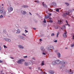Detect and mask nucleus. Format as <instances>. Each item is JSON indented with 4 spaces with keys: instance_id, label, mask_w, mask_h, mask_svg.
<instances>
[{
    "instance_id": "13",
    "label": "nucleus",
    "mask_w": 74,
    "mask_h": 74,
    "mask_svg": "<svg viewBox=\"0 0 74 74\" xmlns=\"http://www.w3.org/2000/svg\"><path fill=\"white\" fill-rule=\"evenodd\" d=\"M5 41H8L9 42H11V40L10 39L8 38H6L5 39Z\"/></svg>"
},
{
    "instance_id": "43",
    "label": "nucleus",
    "mask_w": 74,
    "mask_h": 74,
    "mask_svg": "<svg viewBox=\"0 0 74 74\" xmlns=\"http://www.w3.org/2000/svg\"><path fill=\"white\" fill-rule=\"evenodd\" d=\"M54 6H56V3H55L54 4Z\"/></svg>"
},
{
    "instance_id": "46",
    "label": "nucleus",
    "mask_w": 74,
    "mask_h": 74,
    "mask_svg": "<svg viewBox=\"0 0 74 74\" xmlns=\"http://www.w3.org/2000/svg\"><path fill=\"white\" fill-rule=\"evenodd\" d=\"M3 61L1 60H0V63H3Z\"/></svg>"
},
{
    "instance_id": "32",
    "label": "nucleus",
    "mask_w": 74,
    "mask_h": 74,
    "mask_svg": "<svg viewBox=\"0 0 74 74\" xmlns=\"http://www.w3.org/2000/svg\"><path fill=\"white\" fill-rule=\"evenodd\" d=\"M59 9H58V8L56 9V11L57 12H59Z\"/></svg>"
},
{
    "instance_id": "7",
    "label": "nucleus",
    "mask_w": 74,
    "mask_h": 74,
    "mask_svg": "<svg viewBox=\"0 0 74 74\" xmlns=\"http://www.w3.org/2000/svg\"><path fill=\"white\" fill-rule=\"evenodd\" d=\"M56 64H59V63H61V61L59 60H57L56 61Z\"/></svg>"
},
{
    "instance_id": "44",
    "label": "nucleus",
    "mask_w": 74,
    "mask_h": 74,
    "mask_svg": "<svg viewBox=\"0 0 74 74\" xmlns=\"http://www.w3.org/2000/svg\"><path fill=\"white\" fill-rule=\"evenodd\" d=\"M25 33H28V31H26V29L25 30Z\"/></svg>"
},
{
    "instance_id": "58",
    "label": "nucleus",
    "mask_w": 74,
    "mask_h": 74,
    "mask_svg": "<svg viewBox=\"0 0 74 74\" xmlns=\"http://www.w3.org/2000/svg\"><path fill=\"white\" fill-rule=\"evenodd\" d=\"M11 58L12 59H14V58H12V57H11Z\"/></svg>"
},
{
    "instance_id": "10",
    "label": "nucleus",
    "mask_w": 74,
    "mask_h": 74,
    "mask_svg": "<svg viewBox=\"0 0 74 74\" xmlns=\"http://www.w3.org/2000/svg\"><path fill=\"white\" fill-rule=\"evenodd\" d=\"M18 47L19 48H21V49H23V48H24V47L22 45H19L18 46Z\"/></svg>"
},
{
    "instance_id": "33",
    "label": "nucleus",
    "mask_w": 74,
    "mask_h": 74,
    "mask_svg": "<svg viewBox=\"0 0 74 74\" xmlns=\"http://www.w3.org/2000/svg\"><path fill=\"white\" fill-rule=\"evenodd\" d=\"M3 18V15H1L0 16V18Z\"/></svg>"
},
{
    "instance_id": "36",
    "label": "nucleus",
    "mask_w": 74,
    "mask_h": 74,
    "mask_svg": "<svg viewBox=\"0 0 74 74\" xmlns=\"http://www.w3.org/2000/svg\"><path fill=\"white\" fill-rule=\"evenodd\" d=\"M54 35H55V34H54V33H52L51 34V36H53Z\"/></svg>"
},
{
    "instance_id": "59",
    "label": "nucleus",
    "mask_w": 74,
    "mask_h": 74,
    "mask_svg": "<svg viewBox=\"0 0 74 74\" xmlns=\"http://www.w3.org/2000/svg\"><path fill=\"white\" fill-rule=\"evenodd\" d=\"M51 49H48V50H51Z\"/></svg>"
},
{
    "instance_id": "20",
    "label": "nucleus",
    "mask_w": 74,
    "mask_h": 74,
    "mask_svg": "<svg viewBox=\"0 0 74 74\" xmlns=\"http://www.w3.org/2000/svg\"><path fill=\"white\" fill-rule=\"evenodd\" d=\"M40 74H47V73H45V72H42L41 73H40Z\"/></svg>"
},
{
    "instance_id": "21",
    "label": "nucleus",
    "mask_w": 74,
    "mask_h": 74,
    "mask_svg": "<svg viewBox=\"0 0 74 74\" xmlns=\"http://www.w3.org/2000/svg\"><path fill=\"white\" fill-rule=\"evenodd\" d=\"M23 8H27L28 7V6L27 5H24L22 6Z\"/></svg>"
},
{
    "instance_id": "42",
    "label": "nucleus",
    "mask_w": 74,
    "mask_h": 74,
    "mask_svg": "<svg viewBox=\"0 0 74 74\" xmlns=\"http://www.w3.org/2000/svg\"><path fill=\"white\" fill-rule=\"evenodd\" d=\"M74 45H71V47H74Z\"/></svg>"
},
{
    "instance_id": "30",
    "label": "nucleus",
    "mask_w": 74,
    "mask_h": 74,
    "mask_svg": "<svg viewBox=\"0 0 74 74\" xmlns=\"http://www.w3.org/2000/svg\"><path fill=\"white\" fill-rule=\"evenodd\" d=\"M65 4H66V5H67V6H69V3H65Z\"/></svg>"
},
{
    "instance_id": "35",
    "label": "nucleus",
    "mask_w": 74,
    "mask_h": 74,
    "mask_svg": "<svg viewBox=\"0 0 74 74\" xmlns=\"http://www.w3.org/2000/svg\"><path fill=\"white\" fill-rule=\"evenodd\" d=\"M49 22H50V23H52V22H53V21L52 20H49Z\"/></svg>"
},
{
    "instance_id": "54",
    "label": "nucleus",
    "mask_w": 74,
    "mask_h": 74,
    "mask_svg": "<svg viewBox=\"0 0 74 74\" xmlns=\"http://www.w3.org/2000/svg\"><path fill=\"white\" fill-rule=\"evenodd\" d=\"M29 69H32V68H31V67H29Z\"/></svg>"
},
{
    "instance_id": "60",
    "label": "nucleus",
    "mask_w": 74,
    "mask_h": 74,
    "mask_svg": "<svg viewBox=\"0 0 74 74\" xmlns=\"http://www.w3.org/2000/svg\"><path fill=\"white\" fill-rule=\"evenodd\" d=\"M2 6L4 5V4H2Z\"/></svg>"
},
{
    "instance_id": "57",
    "label": "nucleus",
    "mask_w": 74,
    "mask_h": 74,
    "mask_svg": "<svg viewBox=\"0 0 74 74\" xmlns=\"http://www.w3.org/2000/svg\"><path fill=\"white\" fill-rule=\"evenodd\" d=\"M29 13L30 14V15H32V14H31L30 12H29Z\"/></svg>"
},
{
    "instance_id": "22",
    "label": "nucleus",
    "mask_w": 74,
    "mask_h": 74,
    "mask_svg": "<svg viewBox=\"0 0 74 74\" xmlns=\"http://www.w3.org/2000/svg\"><path fill=\"white\" fill-rule=\"evenodd\" d=\"M49 11H50V12H52L53 11V10H52V9H51L49 8L48 9Z\"/></svg>"
},
{
    "instance_id": "41",
    "label": "nucleus",
    "mask_w": 74,
    "mask_h": 74,
    "mask_svg": "<svg viewBox=\"0 0 74 74\" xmlns=\"http://www.w3.org/2000/svg\"><path fill=\"white\" fill-rule=\"evenodd\" d=\"M72 39L74 40V35H73V36L72 37Z\"/></svg>"
},
{
    "instance_id": "51",
    "label": "nucleus",
    "mask_w": 74,
    "mask_h": 74,
    "mask_svg": "<svg viewBox=\"0 0 74 74\" xmlns=\"http://www.w3.org/2000/svg\"><path fill=\"white\" fill-rule=\"evenodd\" d=\"M37 3H39V1H37Z\"/></svg>"
},
{
    "instance_id": "62",
    "label": "nucleus",
    "mask_w": 74,
    "mask_h": 74,
    "mask_svg": "<svg viewBox=\"0 0 74 74\" xmlns=\"http://www.w3.org/2000/svg\"><path fill=\"white\" fill-rule=\"evenodd\" d=\"M59 9H60V10H61V8H60Z\"/></svg>"
},
{
    "instance_id": "61",
    "label": "nucleus",
    "mask_w": 74,
    "mask_h": 74,
    "mask_svg": "<svg viewBox=\"0 0 74 74\" xmlns=\"http://www.w3.org/2000/svg\"><path fill=\"white\" fill-rule=\"evenodd\" d=\"M1 74H4V73H1Z\"/></svg>"
},
{
    "instance_id": "50",
    "label": "nucleus",
    "mask_w": 74,
    "mask_h": 74,
    "mask_svg": "<svg viewBox=\"0 0 74 74\" xmlns=\"http://www.w3.org/2000/svg\"><path fill=\"white\" fill-rule=\"evenodd\" d=\"M32 59H33V60H35V58H34V57L33 58H32Z\"/></svg>"
},
{
    "instance_id": "12",
    "label": "nucleus",
    "mask_w": 74,
    "mask_h": 74,
    "mask_svg": "<svg viewBox=\"0 0 74 74\" xmlns=\"http://www.w3.org/2000/svg\"><path fill=\"white\" fill-rule=\"evenodd\" d=\"M2 10H0V13L1 14H2L3 12V11H4V8H2Z\"/></svg>"
},
{
    "instance_id": "55",
    "label": "nucleus",
    "mask_w": 74,
    "mask_h": 74,
    "mask_svg": "<svg viewBox=\"0 0 74 74\" xmlns=\"http://www.w3.org/2000/svg\"><path fill=\"white\" fill-rule=\"evenodd\" d=\"M23 35H24V36H26V35L24 34H23Z\"/></svg>"
},
{
    "instance_id": "14",
    "label": "nucleus",
    "mask_w": 74,
    "mask_h": 74,
    "mask_svg": "<svg viewBox=\"0 0 74 74\" xmlns=\"http://www.w3.org/2000/svg\"><path fill=\"white\" fill-rule=\"evenodd\" d=\"M41 49L42 52H44V49L43 47H41Z\"/></svg>"
},
{
    "instance_id": "47",
    "label": "nucleus",
    "mask_w": 74,
    "mask_h": 74,
    "mask_svg": "<svg viewBox=\"0 0 74 74\" xmlns=\"http://www.w3.org/2000/svg\"><path fill=\"white\" fill-rule=\"evenodd\" d=\"M33 29H34V30H36V28H33Z\"/></svg>"
},
{
    "instance_id": "38",
    "label": "nucleus",
    "mask_w": 74,
    "mask_h": 74,
    "mask_svg": "<svg viewBox=\"0 0 74 74\" xmlns=\"http://www.w3.org/2000/svg\"><path fill=\"white\" fill-rule=\"evenodd\" d=\"M3 47H4V48H7V47L6 46H5V45H4Z\"/></svg>"
},
{
    "instance_id": "6",
    "label": "nucleus",
    "mask_w": 74,
    "mask_h": 74,
    "mask_svg": "<svg viewBox=\"0 0 74 74\" xmlns=\"http://www.w3.org/2000/svg\"><path fill=\"white\" fill-rule=\"evenodd\" d=\"M8 11L9 12H10L11 11H13V9L12 8L10 7V8H9L8 9Z\"/></svg>"
},
{
    "instance_id": "4",
    "label": "nucleus",
    "mask_w": 74,
    "mask_h": 74,
    "mask_svg": "<svg viewBox=\"0 0 74 74\" xmlns=\"http://www.w3.org/2000/svg\"><path fill=\"white\" fill-rule=\"evenodd\" d=\"M64 34H63V37H67V31H66V30H64Z\"/></svg>"
},
{
    "instance_id": "3",
    "label": "nucleus",
    "mask_w": 74,
    "mask_h": 74,
    "mask_svg": "<svg viewBox=\"0 0 74 74\" xmlns=\"http://www.w3.org/2000/svg\"><path fill=\"white\" fill-rule=\"evenodd\" d=\"M23 62H25V60L21 59L18 61L17 63H19V64H21V63H22Z\"/></svg>"
},
{
    "instance_id": "15",
    "label": "nucleus",
    "mask_w": 74,
    "mask_h": 74,
    "mask_svg": "<svg viewBox=\"0 0 74 74\" xmlns=\"http://www.w3.org/2000/svg\"><path fill=\"white\" fill-rule=\"evenodd\" d=\"M56 64V62L55 61L53 62L52 63V65H55Z\"/></svg>"
},
{
    "instance_id": "19",
    "label": "nucleus",
    "mask_w": 74,
    "mask_h": 74,
    "mask_svg": "<svg viewBox=\"0 0 74 74\" xmlns=\"http://www.w3.org/2000/svg\"><path fill=\"white\" fill-rule=\"evenodd\" d=\"M65 29H66V27L65 26H63V27L61 28V29H62V30H65Z\"/></svg>"
},
{
    "instance_id": "2",
    "label": "nucleus",
    "mask_w": 74,
    "mask_h": 74,
    "mask_svg": "<svg viewBox=\"0 0 74 74\" xmlns=\"http://www.w3.org/2000/svg\"><path fill=\"white\" fill-rule=\"evenodd\" d=\"M64 64H65V62H62V64L60 65L59 67L60 69H63V68H64Z\"/></svg>"
},
{
    "instance_id": "26",
    "label": "nucleus",
    "mask_w": 74,
    "mask_h": 74,
    "mask_svg": "<svg viewBox=\"0 0 74 74\" xmlns=\"http://www.w3.org/2000/svg\"><path fill=\"white\" fill-rule=\"evenodd\" d=\"M66 23L67 24H66V25H68L69 26H70V25L68 24V22L67 20L66 21Z\"/></svg>"
},
{
    "instance_id": "31",
    "label": "nucleus",
    "mask_w": 74,
    "mask_h": 74,
    "mask_svg": "<svg viewBox=\"0 0 74 74\" xmlns=\"http://www.w3.org/2000/svg\"><path fill=\"white\" fill-rule=\"evenodd\" d=\"M23 13H24V15H25V14H26V12L25 11H23Z\"/></svg>"
},
{
    "instance_id": "23",
    "label": "nucleus",
    "mask_w": 74,
    "mask_h": 74,
    "mask_svg": "<svg viewBox=\"0 0 74 74\" xmlns=\"http://www.w3.org/2000/svg\"><path fill=\"white\" fill-rule=\"evenodd\" d=\"M54 28L56 29H58V26H54Z\"/></svg>"
},
{
    "instance_id": "39",
    "label": "nucleus",
    "mask_w": 74,
    "mask_h": 74,
    "mask_svg": "<svg viewBox=\"0 0 74 74\" xmlns=\"http://www.w3.org/2000/svg\"><path fill=\"white\" fill-rule=\"evenodd\" d=\"M48 15H49V16H51V13H48Z\"/></svg>"
},
{
    "instance_id": "28",
    "label": "nucleus",
    "mask_w": 74,
    "mask_h": 74,
    "mask_svg": "<svg viewBox=\"0 0 74 74\" xmlns=\"http://www.w3.org/2000/svg\"><path fill=\"white\" fill-rule=\"evenodd\" d=\"M3 33H5V34H6V33H7V32H6L5 30H3Z\"/></svg>"
},
{
    "instance_id": "40",
    "label": "nucleus",
    "mask_w": 74,
    "mask_h": 74,
    "mask_svg": "<svg viewBox=\"0 0 74 74\" xmlns=\"http://www.w3.org/2000/svg\"><path fill=\"white\" fill-rule=\"evenodd\" d=\"M27 57V56H24V58H26Z\"/></svg>"
},
{
    "instance_id": "45",
    "label": "nucleus",
    "mask_w": 74,
    "mask_h": 74,
    "mask_svg": "<svg viewBox=\"0 0 74 74\" xmlns=\"http://www.w3.org/2000/svg\"><path fill=\"white\" fill-rule=\"evenodd\" d=\"M42 54H43V55H45V53L44 52H43Z\"/></svg>"
},
{
    "instance_id": "9",
    "label": "nucleus",
    "mask_w": 74,
    "mask_h": 74,
    "mask_svg": "<svg viewBox=\"0 0 74 74\" xmlns=\"http://www.w3.org/2000/svg\"><path fill=\"white\" fill-rule=\"evenodd\" d=\"M49 73H50V74H53L55 73V72L52 71H49Z\"/></svg>"
},
{
    "instance_id": "1",
    "label": "nucleus",
    "mask_w": 74,
    "mask_h": 74,
    "mask_svg": "<svg viewBox=\"0 0 74 74\" xmlns=\"http://www.w3.org/2000/svg\"><path fill=\"white\" fill-rule=\"evenodd\" d=\"M72 11L71 10H69V12H66L64 14V17H66L67 15H68L69 16H71L72 15V13L71 12Z\"/></svg>"
},
{
    "instance_id": "37",
    "label": "nucleus",
    "mask_w": 74,
    "mask_h": 74,
    "mask_svg": "<svg viewBox=\"0 0 74 74\" xmlns=\"http://www.w3.org/2000/svg\"><path fill=\"white\" fill-rule=\"evenodd\" d=\"M3 16H5V13H3Z\"/></svg>"
},
{
    "instance_id": "24",
    "label": "nucleus",
    "mask_w": 74,
    "mask_h": 74,
    "mask_svg": "<svg viewBox=\"0 0 74 74\" xmlns=\"http://www.w3.org/2000/svg\"><path fill=\"white\" fill-rule=\"evenodd\" d=\"M19 38L21 39H23V38H24V37L22 36H19Z\"/></svg>"
},
{
    "instance_id": "64",
    "label": "nucleus",
    "mask_w": 74,
    "mask_h": 74,
    "mask_svg": "<svg viewBox=\"0 0 74 74\" xmlns=\"http://www.w3.org/2000/svg\"><path fill=\"white\" fill-rule=\"evenodd\" d=\"M73 10L74 11V9H73Z\"/></svg>"
},
{
    "instance_id": "11",
    "label": "nucleus",
    "mask_w": 74,
    "mask_h": 74,
    "mask_svg": "<svg viewBox=\"0 0 74 74\" xmlns=\"http://www.w3.org/2000/svg\"><path fill=\"white\" fill-rule=\"evenodd\" d=\"M44 3L43 2L42 3L43 4V5L44 7H45V8H47V5H46L45 4H44Z\"/></svg>"
},
{
    "instance_id": "34",
    "label": "nucleus",
    "mask_w": 74,
    "mask_h": 74,
    "mask_svg": "<svg viewBox=\"0 0 74 74\" xmlns=\"http://www.w3.org/2000/svg\"><path fill=\"white\" fill-rule=\"evenodd\" d=\"M43 22L44 23H46V20H45V19H44V21H43Z\"/></svg>"
},
{
    "instance_id": "56",
    "label": "nucleus",
    "mask_w": 74,
    "mask_h": 74,
    "mask_svg": "<svg viewBox=\"0 0 74 74\" xmlns=\"http://www.w3.org/2000/svg\"><path fill=\"white\" fill-rule=\"evenodd\" d=\"M39 70H40V71H41V69H39Z\"/></svg>"
},
{
    "instance_id": "8",
    "label": "nucleus",
    "mask_w": 74,
    "mask_h": 74,
    "mask_svg": "<svg viewBox=\"0 0 74 74\" xmlns=\"http://www.w3.org/2000/svg\"><path fill=\"white\" fill-rule=\"evenodd\" d=\"M68 73L69 74H73V72L71 71V69H70L69 71H68Z\"/></svg>"
},
{
    "instance_id": "49",
    "label": "nucleus",
    "mask_w": 74,
    "mask_h": 74,
    "mask_svg": "<svg viewBox=\"0 0 74 74\" xmlns=\"http://www.w3.org/2000/svg\"><path fill=\"white\" fill-rule=\"evenodd\" d=\"M55 42H57V40H55L54 41Z\"/></svg>"
},
{
    "instance_id": "16",
    "label": "nucleus",
    "mask_w": 74,
    "mask_h": 74,
    "mask_svg": "<svg viewBox=\"0 0 74 74\" xmlns=\"http://www.w3.org/2000/svg\"><path fill=\"white\" fill-rule=\"evenodd\" d=\"M57 55H58V58H60V53H57Z\"/></svg>"
},
{
    "instance_id": "5",
    "label": "nucleus",
    "mask_w": 74,
    "mask_h": 74,
    "mask_svg": "<svg viewBox=\"0 0 74 74\" xmlns=\"http://www.w3.org/2000/svg\"><path fill=\"white\" fill-rule=\"evenodd\" d=\"M63 23V20H58V23L59 25L62 24Z\"/></svg>"
},
{
    "instance_id": "53",
    "label": "nucleus",
    "mask_w": 74,
    "mask_h": 74,
    "mask_svg": "<svg viewBox=\"0 0 74 74\" xmlns=\"http://www.w3.org/2000/svg\"><path fill=\"white\" fill-rule=\"evenodd\" d=\"M49 19H51V17H49Z\"/></svg>"
},
{
    "instance_id": "18",
    "label": "nucleus",
    "mask_w": 74,
    "mask_h": 74,
    "mask_svg": "<svg viewBox=\"0 0 74 74\" xmlns=\"http://www.w3.org/2000/svg\"><path fill=\"white\" fill-rule=\"evenodd\" d=\"M44 63V61H42L41 66H43V65H44V64H45Z\"/></svg>"
},
{
    "instance_id": "63",
    "label": "nucleus",
    "mask_w": 74,
    "mask_h": 74,
    "mask_svg": "<svg viewBox=\"0 0 74 74\" xmlns=\"http://www.w3.org/2000/svg\"><path fill=\"white\" fill-rule=\"evenodd\" d=\"M47 12H48V11H47V12H46V13H47Z\"/></svg>"
},
{
    "instance_id": "29",
    "label": "nucleus",
    "mask_w": 74,
    "mask_h": 74,
    "mask_svg": "<svg viewBox=\"0 0 74 74\" xmlns=\"http://www.w3.org/2000/svg\"><path fill=\"white\" fill-rule=\"evenodd\" d=\"M59 34V32H58V33L57 34V37H58V36Z\"/></svg>"
},
{
    "instance_id": "25",
    "label": "nucleus",
    "mask_w": 74,
    "mask_h": 74,
    "mask_svg": "<svg viewBox=\"0 0 74 74\" xmlns=\"http://www.w3.org/2000/svg\"><path fill=\"white\" fill-rule=\"evenodd\" d=\"M20 33V30L18 29L16 33Z\"/></svg>"
},
{
    "instance_id": "17",
    "label": "nucleus",
    "mask_w": 74,
    "mask_h": 74,
    "mask_svg": "<svg viewBox=\"0 0 74 74\" xmlns=\"http://www.w3.org/2000/svg\"><path fill=\"white\" fill-rule=\"evenodd\" d=\"M45 19H48V18H49V16H45Z\"/></svg>"
},
{
    "instance_id": "27",
    "label": "nucleus",
    "mask_w": 74,
    "mask_h": 74,
    "mask_svg": "<svg viewBox=\"0 0 74 74\" xmlns=\"http://www.w3.org/2000/svg\"><path fill=\"white\" fill-rule=\"evenodd\" d=\"M25 66H28L29 65V64L26 62H25Z\"/></svg>"
},
{
    "instance_id": "52",
    "label": "nucleus",
    "mask_w": 74,
    "mask_h": 74,
    "mask_svg": "<svg viewBox=\"0 0 74 74\" xmlns=\"http://www.w3.org/2000/svg\"><path fill=\"white\" fill-rule=\"evenodd\" d=\"M1 48L0 46V51H1Z\"/></svg>"
},
{
    "instance_id": "48",
    "label": "nucleus",
    "mask_w": 74,
    "mask_h": 74,
    "mask_svg": "<svg viewBox=\"0 0 74 74\" xmlns=\"http://www.w3.org/2000/svg\"><path fill=\"white\" fill-rule=\"evenodd\" d=\"M40 41H42V40H41V39H40Z\"/></svg>"
}]
</instances>
